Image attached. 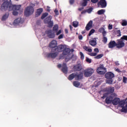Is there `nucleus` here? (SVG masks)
Here are the masks:
<instances>
[{"mask_svg": "<svg viewBox=\"0 0 127 127\" xmlns=\"http://www.w3.org/2000/svg\"><path fill=\"white\" fill-rule=\"evenodd\" d=\"M51 49V52H55L56 51H60L63 48V46L62 45L57 46V42L56 41H52L49 45Z\"/></svg>", "mask_w": 127, "mask_h": 127, "instance_id": "nucleus-1", "label": "nucleus"}, {"mask_svg": "<svg viewBox=\"0 0 127 127\" xmlns=\"http://www.w3.org/2000/svg\"><path fill=\"white\" fill-rule=\"evenodd\" d=\"M33 12H34V9L33 8V7L31 6H28L26 7L24 11V15L25 16H29V15H31Z\"/></svg>", "mask_w": 127, "mask_h": 127, "instance_id": "nucleus-2", "label": "nucleus"}, {"mask_svg": "<svg viewBox=\"0 0 127 127\" xmlns=\"http://www.w3.org/2000/svg\"><path fill=\"white\" fill-rule=\"evenodd\" d=\"M58 68L62 67V71L64 74H67L68 73V67L67 66V64L65 63H63L62 64H59L58 65Z\"/></svg>", "mask_w": 127, "mask_h": 127, "instance_id": "nucleus-3", "label": "nucleus"}, {"mask_svg": "<svg viewBox=\"0 0 127 127\" xmlns=\"http://www.w3.org/2000/svg\"><path fill=\"white\" fill-rule=\"evenodd\" d=\"M63 48L62 50L58 51V52H62L63 51V55H68V54L70 53V49L67 48L65 45H62Z\"/></svg>", "mask_w": 127, "mask_h": 127, "instance_id": "nucleus-4", "label": "nucleus"}, {"mask_svg": "<svg viewBox=\"0 0 127 127\" xmlns=\"http://www.w3.org/2000/svg\"><path fill=\"white\" fill-rule=\"evenodd\" d=\"M93 73H94L93 68H87L84 71V75L85 77H91L93 75Z\"/></svg>", "mask_w": 127, "mask_h": 127, "instance_id": "nucleus-5", "label": "nucleus"}, {"mask_svg": "<svg viewBox=\"0 0 127 127\" xmlns=\"http://www.w3.org/2000/svg\"><path fill=\"white\" fill-rule=\"evenodd\" d=\"M4 1L1 5L0 10L2 11H5V10H7V8H8V0H3Z\"/></svg>", "mask_w": 127, "mask_h": 127, "instance_id": "nucleus-6", "label": "nucleus"}, {"mask_svg": "<svg viewBox=\"0 0 127 127\" xmlns=\"http://www.w3.org/2000/svg\"><path fill=\"white\" fill-rule=\"evenodd\" d=\"M58 54H59V52H52L51 53H49L47 54V56L48 58H52V59H55L57 56H58Z\"/></svg>", "mask_w": 127, "mask_h": 127, "instance_id": "nucleus-7", "label": "nucleus"}, {"mask_svg": "<svg viewBox=\"0 0 127 127\" xmlns=\"http://www.w3.org/2000/svg\"><path fill=\"white\" fill-rule=\"evenodd\" d=\"M125 42L123 41L122 39H120L117 40L116 47L118 48V49H121V48H123V47H125Z\"/></svg>", "mask_w": 127, "mask_h": 127, "instance_id": "nucleus-8", "label": "nucleus"}, {"mask_svg": "<svg viewBox=\"0 0 127 127\" xmlns=\"http://www.w3.org/2000/svg\"><path fill=\"white\" fill-rule=\"evenodd\" d=\"M55 33H52V30H48L46 31V34L49 38H54L55 37Z\"/></svg>", "mask_w": 127, "mask_h": 127, "instance_id": "nucleus-9", "label": "nucleus"}, {"mask_svg": "<svg viewBox=\"0 0 127 127\" xmlns=\"http://www.w3.org/2000/svg\"><path fill=\"white\" fill-rule=\"evenodd\" d=\"M98 6H101V8H105L107 7V1L106 0H100L99 2H98Z\"/></svg>", "mask_w": 127, "mask_h": 127, "instance_id": "nucleus-10", "label": "nucleus"}, {"mask_svg": "<svg viewBox=\"0 0 127 127\" xmlns=\"http://www.w3.org/2000/svg\"><path fill=\"white\" fill-rule=\"evenodd\" d=\"M83 76L84 75L82 72L76 73H75V80H76V81H80V80L83 79Z\"/></svg>", "mask_w": 127, "mask_h": 127, "instance_id": "nucleus-11", "label": "nucleus"}, {"mask_svg": "<svg viewBox=\"0 0 127 127\" xmlns=\"http://www.w3.org/2000/svg\"><path fill=\"white\" fill-rule=\"evenodd\" d=\"M82 69H83V67L82 66V65L80 64L74 65L73 66V70L74 71H75V72L81 71Z\"/></svg>", "mask_w": 127, "mask_h": 127, "instance_id": "nucleus-12", "label": "nucleus"}, {"mask_svg": "<svg viewBox=\"0 0 127 127\" xmlns=\"http://www.w3.org/2000/svg\"><path fill=\"white\" fill-rule=\"evenodd\" d=\"M116 46L117 47V43L115 41H111L108 44V48H110L111 49L115 48Z\"/></svg>", "mask_w": 127, "mask_h": 127, "instance_id": "nucleus-13", "label": "nucleus"}, {"mask_svg": "<svg viewBox=\"0 0 127 127\" xmlns=\"http://www.w3.org/2000/svg\"><path fill=\"white\" fill-rule=\"evenodd\" d=\"M115 77V74L112 72H108L105 74L106 79H113Z\"/></svg>", "mask_w": 127, "mask_h": 127, "instance_id": "nucleus-14", "label": "nucleus"}, {"mask_svg": "<svg viewBox=\"0 0 127 127\" xmlns=\"http://www.w3.org/2000/svg\"><path fill=\"white\" fill-rule=\"evenodd\" d=\"M113 99L114 98L113 97V96H108L106 97L105 99V103H106V104H107L108 105L112 104V103H113Z\"/></svg>", "mask_w": 127, "mask_h": 127, "instance_id": "nucleus-15", "label": "nucleus"}, {"mask_svg": "<svg viewBox=\"0 0 127 127\" xmlns=\"http://www.w3.org/2000/svg\"><path fill=\"white\" fill-rule=\"evenodd\" d=\"M93 25V21L90 20L86 25L85 29L87 31H89L91 28H92Z\"/></svg>", "mask_w": 127, "mask_h": 127, "instance_id": "nucleus-16", "label": "nucleus"}, {"mask_svg": "<svg viewBox=\"0 0 127 127\" xmlns=\"http://www.w3.org/2000/svg\"><path fill=\"white\" fill-rule=\"evenodd\" d=\"M89 43L91 46H96V45H97V38H94L92 40H91L89 41Z\"/></svg>", "mask_w": 127, "mask_h": 127, "instance_id": "nucleus-17", "label": "nucleus"}, {"mask_svg": "<svg viewBox=\"0 0 127 127\" xmlns=\"http://www.w3.org/2000/svg\"><path fill=\"white\" fill-rule=\"evenodd\" d=\"M42 12H43V8H40L39 9H37V11L35 13L36 17H38V16H39L41 14V13H42Z\"/></svg>", "mask_w": 127, "mask_h": 127, "instance_id": "nucleus-18", "label": "nucleus"}, {"mask_svg": "<svg viewBox=\"0 0 127 127\" xmlns=\"http://www.w3.org/2000/svg\"><path fill=\"white\" fill-rule=\"evenodd\" d=\"M106 92H108V94H113V92H115V87H108L106 89Z\"/></svg>", "mask_w": 127, "mask_h": 127, "instance_id": "nucleus-19", "label": "nucleus"}, {"mask_svg": "<svg viewBox=\"0 0 127 127\" xmlns=\"http://www.w3.org/2000/svg\"><path fill=\"white\" fill-rule=\"evenodd\" d=\"M120 99L119 98H115L114 99L112 100V104L114 106H117V105H119V103H120Z\"/></svg>", "mask_w": 127, "mask_h": 127, "instance_id": "nucleus-20", "label": "nucleus"}, {"mask_svg": "<svg viewBox=\"0 0 127 127\" xmlns=\"http://www.w3.org/2000/svg\"><path fill=\"white\" fill-rule=\"evenodd\" d=\"M75 78L76 79V73H72L68 76V80L71 81Z\"/></svg>", "mask_w": 127, "mask_h": 127, "instance_id": "nucleus-21", "label": "nucleus"}, {"mask_svg": "<svg viewBox=\"0 0 127 127\" xmlns=\"http://www.w3.org/2000/svg\"><path fill=\"white\" fill-rule=\"evenodd\" d=\"M51 19H52V16H48L45 19H44V22L45 24H47V23L51 21Z\"/></svg>", "mask_w": 127, "mask_h": 127, "instance_id": "nucleus-22", "label": "nucleus"}, {"mask_svg": "<svg viewBox=\"0 0 127 127\" xmlns=\"http://www.w3.org/2000/svg\"><path fill=\"white\" fill-rule=\"evenodd\" d=\"M7 9L8 11H11L12 10L14 11V5L9 3Z\"/></svg>", "mask_w": 127, "mask_h": 127, "instance_id": "nucleus-23", "label": "nucleus"}, {"mask_svg": "<svg viewBox=\"0 0 127 127\" xmlns=\"http://www.w3.org/2000/svg\"><path fill=\"white\" fill-rule=\"evenodd\" d=\"M106 35H105V33L103 34L102 38V42H103V43H104L105 44H106L108 42V38L106 37Z\"/></svg>", "mask_w": 127, "mask_h": 127, "instance_id": "nucleus-24", "label": "nucleus"}, {"mask_svg": "<svg viewBox=\"0 0 127 127\" xmlns=\"http://www.w3.org/2000/svg\"><path fill=\"white\" fill-rule=\"evenodd\" d=\"M73 54H70L67 56V57L65 58V60L66 62H68L69 60H71L73 58Z\"/></svg>", "mask_w": 127, "mask_h": 127, "instance_id": "nucleus-25", "label": "nucleus"}, {"mask_svg": "<svg viewBox=\"0 0 127 127\" xmlns=\"http://www.w3.org/2000/svg\"><path fill=\"white\" fill-rule=\"evenodd\" d=\"M9 15V13H5L2 17L1 20L2 21H4L6 19V18H8V16Z\"/></svg>", "mask_w": 127, "mask_h": 127, "instance_id": "nucleus-26", "label": "nucleus"}, {"mask_svg": "<svg viewBox=\"0 0 127 127\" xmlns=\"http://www.w3.org/2000/svg\"><path fill=\"white\" fill-rule=\"evenodd\" d=\"M59 29V27L58 26V25L56 24L54 25V26L53 28V31L54 33H56V32H57V31H58Z\"/></svg>", "mask_w": 127, "mask_h": 127, "instance_id": "nucleus-27", "label": "nucleus"}, {"mask_svg": "<svg viewBox=\"0 0 127 127\" xmlns=\"http://www.w3.org/2000/svg\"><path fill=\"white\" fill-rule=\"evenodd\" d=\"M88 1H90V0H83L82 2H81L80 4L82 6H87Z\"/></svg>", "mask_w": 127, "mask_h": 127, "instance_id": "nucleus-28", "label": "nucleus"}, {"mask_svg": "<svg viewBox=\"0 0 127 127\" xmlns=\"http://www.w3.org/2000/svg\"><path fill=\"white\" fill-rule=\"evenodd\" d=\"M97 70H98V71H99V70H101L103 71H106V70H107V69L106 68V67H104V64H101L100 65V66L97 68Z\"/></svg>", "mask_w": 127, "mask_h": 127, "instance_id": "nucleus-29", "label": "nucleus"}, {"mask_svg": "<svg viewBox=\"0 0 127 127\" xmlns=\"http://www.w3.org/2000/svg\"><path fill=\"white\" fill-rule=\"evenodd\" d=\"M99 32L102 33V35H104V33H105V35H107V32L105 31V28H104L103 27L100 28L99 29Z\"/></svg>", "mask_w": 127, "mask_h": 127, "instance_id": "nucleus-30", "label": "nucleus"}, {"mask_svg": "<svg viewBox=\"0 0 127 127\" xmlns=\"http://www.w3.org/2000/svg\"><path fill=\"white\" fill-rule=\"evenodd\" d=\"M20 23V18H18L14 20L13 22L14 25H17V24H19Z\"/></svg>", "mask_w": 127, "mask_h": 127, "instance_id": "nucleus-31", "label": "nucleus"}, {"mask_svg": "<svg viewBox=\"0 0 127 127\" xmlns=\"http://www.w3.org/2000/svg\"><path fill=\"white\" fill-rule=\"evenodd\" d=\"M81 83L77 81H74L73 82V85L74 86V87H76V88H78L80 85Z\"/></svg>", "mask_w": 127, "mask_h": 127, "instance_id": "nucleus-32", "label": "nucleus"}, {"mask_svg": "<svg viewBox=\"0 0 127 127\" xmlns=\"http://www.w3.org/2000/svg\"><path fill=\"white\" fill-rule=\"evenodd\" d=\"M125 104H126V102L124 101H121V100L119 101V103H118V105L119 107H121V108H123L125 106Z\"/></svg>", "mask_w": 127, "mask_h": 127, "instance_id": "nucleus-33", "label": "nucleus"}, {"mask_svg": "<svg viewBox=\"0 0 127 127\" xmlns=\"http://www.w3.org/2000/svg\"><path fill=\"white\" fill-rule=\"evenodd\" d=\"M21 7V5H14V10H19Z\"/></svg>", "mask_w": 127, "mask_h": 127, "instance_id": "nucleus-34", "label": "nucleus"}, {"mask_svg": "<svg viewBox=\"0 0 127 127\" xmlns=\"http://www.w3.org/2000/svg\"><path fill=\"white\" fill-rule=\"evenodd\" d=\"M97 72L100 75H105V74H106V71H104V70L103 71H102V70H98V69H97Z\"/></svg>", "mask_w": 127, "mask_h": 127, "instance_id": "nucleus-35", "label": "nucleus"}, {"mask_svg": "<svg viewBox=\"0 0 127 127\" xmlns=\"http://www.w3.org/2000/svg\"><path fill=\"white\" fill-rule=\"evenodd\" d=\"M121 112H122V113H125V114L127 113V105L126 106V107L123 106V107H122Z\"/></svg>", "mask_w": 127, "mask_h": 127, "instance_id": "nucleus-36", "label": "nucleus"}, {"mask_svg": "<svg viewBox=\"0 0 127 127\" xmlns=\"http://www.w3.org/2000/svg\"><path fill=\"white\" fill-rule=\"evenodd\" d=\"M48 12H45L42 14L41 18V19H44L45 18V17H46L47 16H48Z\"/></svg>", "mask_w": 127, "mask_h": 127, "instance_id": "nucleus-37", "label": "nucleus"}, {"mask_svg": "<svg viewBox=\"0 0 127 127\" xmlns=\"http://www.w3.org/2000/svg\"><path fill=\"white\" fill-rule=\"evenodd\" d=\"M105 9H102L101 10H98L97 13L98 14H99V15H101L102 14H104V13H105Z\"/></svg>", "mask_w": 127, "mask_h": 127, "instance_id": "nucleus-38", "label": "nucleus"}, {"mask_svg": "<svg viewBox=\"0 0 127 127\" xmlns=\"http://www.w3.org/2000/svg\"><path fill=\"white\" fill-rule=\"evenodd\" d=\"M47 24H48V27L51 28L52 26H53V21L48 22V23H47Z\"/></svg>", "mask_w": 127, "mask_h": 127, "instance_id": "nucleus-39", "label": "nucleus"}, {"mask_svg": "<svg viewBox=\"0 0 127 127\" xmlns=\"http://www.w3.org/2000/svg\"><path fill=\"white\" fill-rule=\"evenodd\" d=\"M83 49H84L85 51H87L88 52H92V49H89V47L86 46L83 47Z\"/></svg>", "mask_w": 127, "mask_h": 127, "instance_id": "nucleus-40", "label": "nucleus"}, {"mask_svg": "<svg viewBox=\"0 0 127 127\" xmlns=\"http://www.w3.org/2000/svg\"><path fill=\"white\" fill-rule=\"evenodd\" d=\"M72 26L74 27H78L79 26V22L78 21H73L72 22Z\"/></svg>", "mask_w": 127, "mask_h": 127, "instance_id": "nucleus-41", "label": "nucleus"}, {"mask_svg": "<svg viewBox=\"0 0 127 127\" xmlns=\"http://www.w3.org/2000/svg\"><path fill=\"white\" fill-rule=\"evenodd\" d=\"M103 56H104V54H100L99 55H98L96 57H95L94 58H95V59H101V58H102V57H103Z\"/></svg>", "mask_w": 127, "mask_h": 127, "instance_id": "nucleus-42", "label": "nucleus"}, {"mask_svg": "<svg viewBox=\"0 0 127 127\" xmlns=\"http://www.w3.org/2000/svg\"><path fill=\"white\" fill-rule=\"evenodd\" d=\"M95 31H96L95 30V29H91V30L90 31L89 34H88V36H91V35H92L93 33H95Z\"/></svg>", "mask_w": 127, "mask_h": 127, "instance_id": "nucleus-43", "label": "nucleus"}, {"mask_svg": "<svg viewBox=\"0 0 127 127\" xmlns=\"http://www.w3.org/2000/svg\"><path fill=\"white\" fill-rule=\"evenodd\" d=\"M122 26H127V21L126 20H123L122 23Z\"/></svg>", "mask_w": 127, "mask_h": 127, "instance_id": "nucleus-44", "label": "nucleus"}, {"mask_svg": "<svg viewBox=\"0 0 127 127\" xmlns=\"http://www.w3.org/2000/svg\"><path fill=\"white\" fill-rule=\"evenodd\" d=\"M114 80L112 79H109L107 80V84H109L110 85H112L113 84V82Z\"/></svg>", "mask_w": 127, "mask_h": 127, "instance_id": "nucleus-45", "label": "nucleus"}, {"mask_svg": "<svg viewBox=\"0 0 127 127\" xmlns=\"http://www.w3.org/2000/svg\"><path fill=\"white\" fill-rule=\"evenodd\" d=\"M97 53H88V55H89V56H92V57L97 56Z\"/></svg>", "mask_w": 127, "mask_h": 127, "instance_id": "nucleus-46", "label": "nucleus"}, {"mask_svg": "<svg viewBox=\"0 0 127 127\" xmlns=\"http://www.w3.org/2000/svg\"><path fill=\"white\" fill-rule=\"evenodd\" d=\"M108 95H109L108 93H105L103 94V96L101 97L102 99H105V98L108 97Z\"/></svg>", "mask_w": 127, "mask_h": 127, "instance_id": "nucleus-47", "label": "nucleus"}, {"mask_svg": "<svg viewBox=\"0 0 127 127\" xmlns=\"http://www.w3.org/2000/svg\"><path fill=\"white\" fill-rule=\"evenodd\" d=\"M121 39L122 40H126V41H127V36H123V37L121 38Z\"/></svg>", "mask_w": 127, "mask_h": 127, "instance_id": "nucleus-48", "label": "nucleus"}, {"mask_svg": "<svg viewBox=\"0 0 127 127\" xmlns=\"http://www.w3.org/2000/svg\"><path fill=\"white\" fill-rule=\"evenodd\" d=\"M86 61L87 63H92V60L89 59L88 58H86Z\"/></svg>", "mask_w": 127, "mask_h": 127, "instance_id": "nucleus-49", "label": "nucleus"}, {"mask_svg": "<svg viewBox=\"0 0 127 127\" xmlns=\"http://www.w3.org/2000/svg\"><path fill=\"white\" fill-rule=\"evenodd\" d=\"M92 10H93V8L91 7V8H88L87 10V11L88 13H91V12H92Z\"/></svg>", "mask_w": 127, "mask_h": 127, "instance_id": "nucleus-50", "label": "nucleus"}, {"mask_svg": "<svg viewBox=\"0 0 127 127\" xmlns=\"http://www.w3.org/2000/svg\"><path fill=\"white\" fill-rule=\"evenodd\" d=\"M54 12L55 13L56 15H59V12L57 9H55Z\"/></svg>", "mask_w": 127, "mask_h": 127, "instance_id": "nucleus-51", "label": "nucleus"}, {"mask_svg": "<svg viewBox=\"0 0 127 127\" xmlns=\"http://www.w3.org/2000/svg\"><path fill=\"white\" fill-rule=\"evenodd\" d=\"M80 58L81 59H82V60H83V59H84V54H83V53H82V52H80Z\"/></svg>", "mask_w": 127, "mask_h": 127, "instance_id": "nucleus-52", "label": "nucleus"}, {"mask_svg": "<svg viewBox=\"0 0 127 127\" xmlns=\"http://www.w3.org/2000/svg\"><path fill=\"white\" fill-rule=\"evenodd\" d=\"M69 2L70 5L73 4L74 2H75V0H69Z\"/></svg>", "mask_w": 127, "mask_h": 127, "instance_id": "nucleus-53", "label": "nucleus"}, {"mask_svg": "<svg viewBox=\"0 0 127 127\" xmlns=\"http://www.w3.org/2000/svg\"><path fill=\"white\" fill-rule=\"evenodd\" d=\"M12 14L13 15H17V14H18V12L14 10L12 12Z\"/></svg>", "mask_w": 127, "mask_h": 127, "instance_id": "nucleus-54", "label": "nucleus"}, {"mask_svg": "<svg viewBox=\"0 0 127 127\" xmlns=\"http://www.w3.org/2000/svg\"><path fill=\"white\" fill-rule=\"evenodd\" d=\"M91 1L92 3H97L99 1V0H91Z\"/></svg>", "mask_w": 127, "mask_h": 127, "instance_id": "nucleus-55", "label": "nucleus"}, {"mask_svg": "<svg viewBox=\"0 0 127 127\" xmlns=\"http://www.w3.org/2000/svg\"><path fill=\"white\" fill-rule=\"evenodd\" d=\"M94 52H95V53H97V54H98V53H99V49L95 48L94 49Z\"/></svg>", "mask_w": 127, "mask_h": 127, "instance_id": "nucleus-56", "label": "nucleus"}, {"mask_svg": "<svg viewBox=\"0 0 127 127\" xmlns=\"http://www.w3.org/2000/svg\"><path fill=\"white\" fill-rule=\"evenodd\" d=\"M108 29L109 30H111V29H113V25L109 24L108 26Z\"/></svg>", "mask_w": 127, "mask_h": 127, "instance_id": "nucleus-57", "label": "nucleus"}, {"mask_svg": "<svg viewBox=\"0 0 127 127\" xmlns=\"http://www.w3.org/2000/svg\"><path fill=\"white\" fill-rule=\"evenodd\" d=\"M123 81V83H127V78L126 77H124Z\"/></svg>", "mask_w": 127, "mask_h": 127, "instance_id": "nucleus-58", "label": "nucleus"}, {"mask_svg": "<svg viewBox=\"0 0 127 127\" xmlns=\"http://www.w3.org/2000/svg\"><path fill=\"white\" fill-rule=\"evenodd\" d=\"M117 33L119 34L118 35V36L120 37L122 36V34H121V30L117 31Z\"/></svg>", "mask_w": 127, "mask_h": 127, "instance_id": "nucleus-59", "label": "nucleus"}, {"mask_svg": "<svg viewBox=\"0 0 127 127\" xmlns=\"http://www.w3.org/2000/svg\"><path fill=\"white\" fill-rule=\"evenodd\" d=\"M56 33V35H59L61 34V30H59V31H57Z\"/></svg>", "mask_w": 127, "mask_h": 127, "instance_id": "nucleus-60", "label": "nucleus"}, {"mask_svg": "<svg viewBox=\"0 0 127 127\" xmlns=\"http://www.w3.org/2000/svg\"><path fill=\"white\" fill-rule=\"evenodd\" d=\"M78 39H79V40H82V39H83V36L82 35L78 36Z\"/></svg>", "mask_w": 127, "mask_h": 127, "instance_id": "nucleus-61", "label": "nucleus"}, {"mask_svg": "<svg viewBox=\"0 0 127 127\" xmlns=\"http://www.w3.org/2000/svg\"><path fill=\"white\" fill-rule=\"evenodd\" d=\"M63 38V34H61L59 37L58 39H62Z\"/></svg>", "mask_w": 127, "mask_h": 127, "instance_id": "nucleus-62", "label": "nucleus"}, {"mask_svg": "<svg viewBox=\"0 0 127 127\" xmlns=\"http://www.w3.org/2000/svg\"><path fill=\"white\" fill-rule=\"evenodd\" d=\"M64 31H65V33H66V34H68V29H65Z\"/></svg>", "mask_w": 127, "mask_h": 127, "instance_id": "nucleus-63", "label": "nucleus"}, {"mask_svg": "<svg viewBox=\"0 0 127 127\" xmlns=\"http://www.w3.org/2000/svg\"><path fill=\"white\" fill-rule=\"evenodd\" d=\"M83 9H84V7H81L78 8V10H79V11L83 10Z\"/></svg>", "mask_w": 127, "mask_h": 127, "instance_id": "nucleus-64", "label": "nucleus"}]
</instances>
